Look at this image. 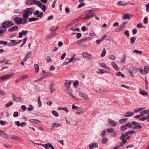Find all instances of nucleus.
<instances>
[{
  "label": "nucleus",
  "mask_w": 149,
  "mask_h": 149,
  "mask_svg": "<svg viewBox=\"0 0 149 149\" xmlns=\"http://www.w3.org/2000/svg\"><path fill=\"white\" fill-rule=\"evenodd\" d=\"M33 10L32 8H28L25 10L23 12L22 16L23 17L26 19L28 18L29 15L33 14Z\"/></svg>",
  "instance_id": "nucleus-1"
},
{
  "label": "nucleus",
  "mask_w": 149,
  "mask_h": 149,
  "mask_svg": "<svg viewBox=\"0 0 149 149\" xmlns=\"http://www.w3.org/2000/svg\"><path fill=\"white\" fill-rule=\"evenodd\" d=\"M131 124L130 122H128L125 124L121 125L120 127V130L122 131H124L127 129V127L129 128L132 127Z\"/></svg>",
  "instance_id": "nucleus-2"
},
{
  "label": "nucleus",
  "mask_w": 149,
  "mask_h": 149,
  "mask_svg": "<svg viewBox=\"0 0 149 149\" xmlns=\"http://www.w3.org/2000/svg\"><path fill=\"white\" fill-rule=\"evenodd\" d=\"M12 98L13 100L16 102H19L22 103L24 102V99L20 97H17L14 94L12 95Z\"/></svg>",
  "instance_id": "nucleus-3"
},
{
  "label": "nucleus",
  "mask_w": 149,
  "mask_h": 149,
  "mask_svg": "<svg viewBox=\"0 0 149 149\" xmlns=\"http://www.w3.org/2000/svg\"><path fill=\"white\" fill-rule=\"evenodd\" d=\"M83 57L85 58H87L89 60H91L93 58L92 55L87 52H84L82 53Z\"/></svg>",
  "instance_id": "nucleus-4"
},
{
  "label": "nucleus",
  "mask_w": 149,
  "mask_h": 149,
  "mask_svg": "<svg viewBox=\"0 0 149 149\" xmlns=\"http://www.w3.org/2000/svg\"><path fill=\"white\" fill-rule=\"evenodd\" d=\"M131 125H134V126L132 127V129L133 130L139 129H141L142 128L141 125H139V123L135 121H132L131 123Z\"/></svg>",
  "instance_id": "nucleus-5"
},
{
  "label": "nucleus",
  "mask_w": 149,
  "mask_h": 149,
  "mask_svg": "<svg viewBox=\"0 0 149 149\" xmlns=\"http://www.w3.org/2000/svg\"><path fill=\"white\" fill-rule=\"evenodd\" d=\"M2 26L0 27V29H2V30H4V33L6 32L7 28L9 27L8 21L2 23Z\"/></svg>",
  "instance_id": "nucleus-6"
},
{
  "label": "nucleus",
  "mask_w": 149,
  "mask_h": 149,
  "mask_svg": "<svg viewBox=\"0 0 149 149\" xmlns=\"http://www.w3.org/2000/svg\"><path fill=\"white\" fill-rule=\"evenodd\" d=\"M129 135L128 133L127 132H125L124 134L122 135L120 137L119 139L120 140H122V142L124 143H125L127 142L126 139L125 138V137Z\"/></svg>",
  "instance_id": "nucleus-7"
},
{
  "label": "nucleus",
  "mask_w": 149,
  "mask_h": 149,
  "mask_svg": "<svg viewBox=\"0 0 149 149\" xmlns=\"http://www.w3.org/2000/svg\"><path fill=\"white\" fill-rule=\"evenodd\" d=\"M40 8H41L43 12H45L46 10V6L45 5L42 4L40 1H38L36 4Z\"/></svg>",
  "instance_id": "nucleus-8"
},
{
  "label": "nucleus",
  "mask_w": 149,
  "mask_h": 149,
  "mask_svg": "<svg viewBox=\"0 0 149 149\" xmlns=\"http://www.w3.org/2000/svg\"><path fill=\"white\" fill-rule=\"evenodd\" d=\"M98 8H94L90 10H87L84 12V13H85V14L88 15L89 14L93 13V12L98 10Z\"/></svg>",
  "instance_id": "nucleus-9"
},
{
  "label": "nucleus",
  "mask_w": 149,
  "mask_h": 149,
  "mask_svg": "<svg viewBox=\"0 0 149 149\" xmlns=\"http://www.w3.org/2000/svg\"><path fill=\"white\" fill-rule=\"evenodd\" d=\"M138 70V69L135 67H131L128 70L129 72L131 74H135Z\"/></svg>",
  "instance_id": "nucleus-10"
},
{
  "label": "nucleus",
  "mask_w": 149,
  "mask_h": 149,
  "mask_svg": "<svg viewBox=\"0 0 149 149\" xmlns=\"http://www.w3.org/2000/svg\"><path fill=\"white\" fill-rule=\"evenodd\" d=\"M79 96L86 100H89V98L87 94L82 92L81 91H79Z\"/></svg>",
  "instance_id": "nucleus-11"
},
{
  "label": "nucleus",
  "mask_w": 149,
  "mask_h": 149,
  "mask_svg": "<svg viewBox=\"0 0 149 149\" xmlns=\"http://www.w3.org/2000/svg\"><path fill=\"white\" fill-rule=\"evenodd\" d=\"M13 20L14 22L17 24H21V21H22V18L18 17H14L13 19Z\"/></svg>",
  "instance_id": "nucleus-12"
},
{
  "label": "nucleus",
  "mask_w": 149,
  "mask_h": 149,
  "mask_svg": "<svg viewBox=\"0 0 149 149\" xmlns=\"http://www.w3.org/2000/svg\"><path fill=\"white\" fill-rule=\"evenodd\" d=\"M38 1L35 0H27L26 4L28 6H30L33 4L36 5Z\"/></svg>",
  "instance_id": "nucleus-13"
},
{
  "label": "nucleus",
  "mask_w": 149,
  "mask_h": 149,
  "mask_svg": "<svg viewBox=\"0 0 149 149\" xmlns=\"http://www.w3.org/2000/svg\"><path fill=\"white\" fill-rule=\"evenodd\" d=\"M127 24V22H125L122 23V24H120L119 26V27L118 28H117L115 30L116 31L118 32L121 31L122 28L125 26L126 24Z\"/></svg>",
  "instance_id": "nucleus-14"
},
{
  "label": "nucleus",
  "mask_w": 149,
  "mask_h": 149,
  "mask_svg": "<svg viewBox=\"0 0 149 149\" xmlns=\"http://www.w3.org/2000/svg\"><path fill=\"white\" fill-rule=\"evenodd\" d=\"M13 75L12 73L10 74L3 75L0 77V79L2 80L7 79L13 77Z\"/></svg>",
  "instance_id": "nucleus-15"
},
{
  "label": "nucleus",
  "mask_w": 149,
  "mask_h": 149,
  "mask_svg": "<svg viewBox=\"0 0 149 149\" xmlns=\"http://www.w3.org/2000/svg\"><path fill=\"white\" fill-rule=\"evenodd\" d=\"M31 56V52H28L26 54L24 58L23 61H26L27 60L30 58Z\"/></svg>",
  "instance_id": "nucleus-16"
},
{
  "label": "nucleus",
  "mask_w": 149,
  "mask_h": 149,
  "mask_svg": "<svg viewBox=\"0 0 149 149\" xmlns=\"http://www.w3.org/2000/svg\"><path fill=\"white\" fill-rule=\"evenodd\" d=\"M0 135L6 139H7L8 137V135L6 134L3 131L0 130Z\"/></svg>",
  "instance_id": "nucleus-17"
},
{
  "label": "nucleus",
  "mask_w": 149,
  "mask_h": 149,
  "mask_svg": "<svg viewBox=\"0 0 149 149\" xmlns=\"http://www.w3.org/2000/svg\"><path fill=\"white\" fill-rule=\"evenodd\" d=\"M108 122L111 125L113 126H115L117 124L116 121L110 118L108 119Z\"/></svg>",
  "instance_id": "nucleus-18"
},
{
  "label": "nucleus",
  "mask_w": 149,
  "mask_h": 149,
  "mask_svg": "<svg viewBox=\"0 0 149 149\" xmlns=\"http://www.w3.org/2000/svg\"><path fill=\"white\" fill-rule=\"evenodd\" d=\"M72 84V81H71L66 80L65 83V86L67 88H69Z\"/></svg>",
  "instance_id": "nucleus-19"
},
{
  "label": "nucleus",
  "mask_w": 149,
  "mask_h": 149,
  "mask_svg": "<svg viewBox=\"0 0 149 149\" xmlns=\"http://www.w3.org/2000/svg\"><path fill=\"white\" fill-rule=\"evenodd\" d=\"M98 147V144L97 143H93L89 145V148L90 149H93L94 148H97Z\"/></svg>",
  "instance_id": "nucleus-20"
},
{
  "label": "nucleus",
  "mask_w": 149,
  "mask_h": 149,
  "mask_svg": "<svg viewBox=\"0 0 149 149\" xmlns=\"http://www.w3.org/2000/svg\"><path fill=\"white\" fill-rule=\"evenodd\" d=\"M18 26H14L12 27L11 28L8 29V32H12L15 31L17 30L18 29Z\"/></svg>",
  "instance_id": "nucleus-21"
},
{
  "label": "nucleus",
  "mask_w": 149,
  "mask_h": 149,
  "mask_svg": "<svg viewBox=\"0 0 149 149\" xmlns=\"http://www.w3.org/2000/svg\"><path fill=\"white\" fill-rule=\"evenodd\" d=\"M98 64L101 67L108 70H110L109 68L107 66L105 63H99Z\"/></svg>",
  "instance_id": "nucleus-22"
},
{
  "label": "nucleus",
  "mask_w": 149,
  "mask_h": 149,
  "mask_svg": "<svg viewBox=\"0 0 149 149\" xmlns=\"http://www.w3.org/2000/svg\"><path fill=\"white\" fill-rule=\"evenodd\" d=\"M54 84L52 82H51L50 85L49 86V89L51 92V93H52L55 90L53 88Z\"/></svg>",
  "instance_id": "nucleus-23"
},
{
  "label": "nucleus",
  "mask_w": 149,
  "mask_h": 149,
  "mask_svg": "<svg viewBox=\"0 0 149 149\" xmlns=\"http://www.w3.org/2000/svg\"><path fill=\"white\" fill-rule=\"evenodd\" d=\"M134 114V113L133 112H127L124 115L125 117H129L132 116Z\"/></svg>",
  "instance_id": "nucleus-24"
},
{
  "label": "nucleus",
  "mask_w": 149,
  "mask_h": 149,
  "mask_svg": "<svg viewBox=\"0 0 149 149\" xmlns=\"http://www.w3.org/2000/svg\"><path fill=\"white\" fill-rule=\"evenodd\" d=\"M128 3H123V1H119L117 3V4L119 6H125L128 5Z\"/></svg>",
  "instance_id": "nucleus-25"
},
{
  "label": "nucleus",
  "mask_w": 149,
  "mask_h": 149,
  "mask_svg": "<svg viewBox=\"0 0 149 149\" xmlns=\"http://www.w3.org/2000/svg\"><path fill=\"white\" fill-rule=\"evenodd\" d=\"M56 35V32H53L52 33L50 34V35L46 36V38L47 39H49L51 37L53 36H54Z\"/></svg>",
  "instance_id": "nucleus-26"
},
{
  "label": "nucleus",
  "mask_w": 149,
  "mask_h": 149,
  "mask_svg": "<svg viewBox=\"0 0 149 149\" xmlns=\"http://www.w3.org/2000/svg\"><path fill=\"white\" fill-rule=\"evenodd\" d=\"M82 109L80 108H78L76 112V113L78 114L81 115L83 113Z\"/></svg>",
  "instance_id": "nucleus-27"
},
{
  "label": "nucleus",
  "mask_w": 149,
  "mask_h": 149,
  "mask_svg": "<svg viewBox=\"0 0 149 149\" xmlns=\"http://www.w3.org/2000/svg\"><path fill=\"white\" fill-rule=\"evenodd\" d=\"M128 119L127 118H125L123 119H120L119 121V122L120 124H123V123L126 122Z\"/></svg>",
  "instance_id": "nucleus-28"
},
{
  "label": "nucleus",
  "mask_w": 149,
  "mask_h": 149,
  "mask_svg": "<svg viewBox=\"0 0 149 149\" xmlns=\"http://www.w3.org/2000/svg\"><path fill=\"white\" fill-rule=\"evenodd\" d=\"M10 136L11 139H13L15 140H18L19 139H20V138H19V137L16 136L11 135Z\"/></svg>",
  "instance_id": "nucleus-29"
},
{
  "label": "nucleus",
  "mask_w": 149,
  "mask_h": 149,
  "mask_svg": "<svg viewBox=\"0 0 149 149\" xmlns=\"http://www.w3.org/2000/svg\"><path fill=\"white\" fill-rule=\"evenodd\" d=\"M122 19H130V17L128 14H126L123 16L122 17Z\"/></svg>",
  "instance_id": "nucleus-30"
},
{
  "label": "nucleus",
  "mask_w": 149,
  "mask_h": 149,
  "mask_svg": "<svg viewBox=\"0 0 149 149\" xmlns=\"http://www.w3.org/2000/svg\"><path fill=\"white\" fill-rule=\"evenodd\" d=\"M34 68L36 70V72L37 73L39 70V65L37 64H35L34 65Z\"/></svg>",
  "instance_id": "nucleus-31"
},
{
  "label": "nucleus",
  "mask_w": 149,
  "mask_h": 149,
  "mask_svg": "<svg viewBox=\"0 0 149 149\" xmlns=\"http://www.w3.org/2000/svg\"><path fill=\"white\" fill-rule=\"evenodd\" d=\"M96 91L98 93H108V91H104V90H101L100 89L98 90L97 91Z\"/></svg>",
  "instance_id": "nucleus-32"
},
{
  "label": "nucleus",
  "mask_w": 149,
  "mask_h": 149,
  "mask_svg": "<svg viewBox=\"0 0 149 149\" xmlns=\"http://www.w3.org/2000/svg\"><path fill=\"white\" fill-rule=\"evenodd\" d=\"M136 38L134 37H133L130 38V43L132 44H133L135 42Z\"/></svg>",
  "instance_id": "nucleus-33"
},
{
  "label": "nucleus",
  "mask_w": 149,
  "mask_h": 149,
  "mask_svg": "<svg viewBox=\"0 0 149 149\" xmlns=\"http://www.w3.org/2000/svg\"><path fill=\"white\" fill-rule=\"evenodd\" d=\"M144 109L145 108H141L139 109H137L134 110V111L135 113L139 112Z\"/></svg>",
  "instance_id": "nucleus-34"
},
{
  "label": "nucleus",
  "mask_w": 149,
  "mask_h": 149,
  "mask_svg": "<svg viewBox=\"0 0 149 149\" xmlns=\"http://www.w3.org/2000/svg\"><path fill=\"white\" fill-rule=\"evenodd\" d=\"M87 15L86 14V16L84 17V19H90L91 18L93 17L94 16V15Z\"/></svg>",
  "instance_id": "nucleus-35"
},
{
  "label": "nucleus",
  "mask_w": 149,
  "mask_h": 149,
  "mask_svg": "<svg viewBox=\"0 0 149 149\" xmlns=\"http://www.w3.org/2000/svg\"><path fill=\"white\" fill-rule=\"evenodd\" d=\"M140 93L141 94L143 95H148V93L144 91H140Z\"/></svg>",
  "instance_id": "nucleus-36"
},
{
  "label": "nucleus",
  "mask_w": 149,
  "mask_h": 149,
  "mask_svg": "<svg viewBox=\"0 0 149 149\" xmlns=\"http://www.w3.org/2000/svg\"><path fill=\"white\" fill-rule=\"evenodd\" d=\"M40 97H38V105H39V106H38V107H40L42 105V103L41 101H40Z\"/></svg>",
  "instance_id": "nucleus-37"
},
{
  "label": "nucleus",
  "mask_w": 149,
  "mask_h": 149,
  "mask_svg": "<svg viewBox=\"0 0 149 149\" xmlns=\"http://www.w3.org/2000/svg\"><path fill=\"white\" fill-rule=\"evenodd\" d=\"M106 72V71L103 69H101L99 70V71L97 72V73L100 74H103Z\"/></svg>",
  "instance_id": "nucleus-38"
},
{
  "label": "nucleus",
  "mask_w": 149,
  "mask_h": 149,
  "mask_svg": "<svg viewBox=\"0 0 149 149\" xmlns=\"http://www.w3.org/2000/svg\"><path fill=\"white\" fill-rule=\"evenodd\" d=\"M38 19V18H34V17H31L29 18L28 19V20L29 22H31L33 21H36Z\"/></svg>",
  "instance_id": "nucleus-39"
},
{
  "label": "nucleus",
  "mask_w": 149,
  "mask_h": 149,
  "mask_svg": "<svg viewBox=\"0 0 149 149\" xmlns=\"http://www.w3.org/2000/svg\"><path fill=\"white\" fill-rule=\"evenodd\" d=\"M27 19L24 18V19L22 18V21H21V24H25L28 21Z\"/></svg>",
  "instance_id": "nucleus-40"
},
{
  "label": "nucleus",
  "mask_w": 149,
  "mask_h": 149,
  "mask_svg": "<svg viewBox=\"0 0 149 149\" xmlns=\"http://www.w3.org/2000/svg\"><path fill=\"white\" fill-rule=\"evenodd\" d=\"M106 131L108 132L111 133L114 132V130L113 128H111L109 129H107Z\"/></svg>",
  "instance_id": "nucleus-41"
},
{
  "label": "nucleus",
  "mask_w": 149,
  "mask_h": 149,
  "mask_svg": "<svg viewBox=\"0 0 149 149\" xmlns=\"http://www.w3.org/2000/svg\"><path fill=\"white\" fill-rule=\"evenodd\" d=\"M58 109L59 110L62 109L63 110H64L66 113H68L69 112V111L67 108H62L61 107H58Z\"/></svg>",
  "instance_id": "nucleus-42"
},
{
  "label": "nucleus",
  "mask_w": 149,
  "mask_h": 149,
  "mask_svg": "<svg viewBox=\"0 0 149 149\" xmlns=\"http://www.w3.org/2000/svg\"><path fill=\"white\" fill-rule=\"evenodd\" d=\"M13 102H9L6 104V107H10L13 104Z\"/></svg>",
  "instance_id": "nucleus-43"
},
{
  "label": "nucleus",
  "mask_w": 149,
  "mask_h": 149,
  "mask_svg": "<svg viewBox=\"0 0 149 149\" xmlns=\"http://www.w3.org/2000/svg\"><path fill=\"white\" fill-rule=\"evenodd\" d=\"M111 64L112 66L115 69H116L117 68L118 66L115 62H112L111 63Z\"/></svg>",
  "instance_id": "nucleus-44"
},
{
  "label": "nucleus",
  "mask_w": 149,
  "mask_h": 149,
  "mask_svg": "<svg viewBox=\"0 0 149 149\" xmlns=\"http://www.w3.org/2000/svg\"><path fill=\"white\" fill-rule=\"evenodd\" d=\"M106 53V51H105V49L104 48L103 49V51L101 53V56L102 57L104 56L105 55Z\"/></svg>",
  "instance_id": "nucleus-45"
},
{
  "label": "nucleus",
  "mask_w": 149,
  "mask_h": 149,
  "mask_svg": "<svg viewBox=\"0 0 149 149\" xmlns=\"http://www.w3.org/2000/svg\"><path fill=\"white\" fill-rule=\"evenodd\" d=\"M46 60V62L47 63H49L52 62V59L49 56L47 57Z\"/></svg>",
  "instance_id": "nucleus-46"
},
{
  "label": "nucleus",
  "mask_w": 149,
  "mask_h": 149,
  "mask_svg": "<svg viewBox=\"0 0 149 149\" xmlns=\"http://www.w3.org/2000/svg\"><path fill=\"white\" fill-rule=\"evenodd\" d=\"M76 55L75 54H74L72 56V57L68 59V60H70V62H72L75 58V57Z\"/></svg>",
  "instance_id": "nucleus-47"
},
{
  "label": "nucleus",
  "mask_w": 149,
  "mask_h": 149,
  "mask_svg": "<svg viewBox=\"0 0 149 149\" xmlns=\"http://www.w3.org/2000/svg\"><path fill=\"white\" fill-rule=\"evenodd\" d=\"M144 69V71H145V73H146L148 72L149 71V66H146L145 67Z\"/></svg>",
  "instance_id": "nucleus-48"
},
{
  "label": "nucleus",
  "mask_w": 149,
  "mask_h": 149,
  "mask_svg": "<svg viewBox=\"0 0 149 149\" xmlns=\"http://www.w3.org/2000/svg\"><path fill=\"white\" fill-rule=\"evenodd\" d=\"M85 5V3H81L80 4H79L77 7L78 8H80L83 6Z\"/></svg>",
  "instance_id": "nucleus-49"
},
{
  "label": "nucleus",
  "mask_w": 149,
  "mask_h": 149,
  "mask_svg": "<svg viewBox=\"0 0 149 149\" xmlns=\"http://www.w3.org/2000/svg\"><path fill=\"white\" fill-rule=\"evenodd\" d=\"M138 70H139V72L143 74H145L146 73H145V71H144V70H143L142 69L140 68H139V69H138Z\"/></svg>",
  "instance_id": "nucleus-50"
},
{
  "label": "nucleus",
  "mask_w": 149,
  "mask_h": 149,
  "mask_svg": "<svg viewBox=\"0 0 149 149\" xmlns=\"http://www.w3.org/2000/svg\"><path fill=\"white\" fill-rule=\"evenodd\" d=\"M133 52L134 53L136 54H142V52L141 51L137 50H135L133 51Z\"/></svg>",
  "instance_id": "nucleus-51"
},
{
  "label": "nucleus",
  "mask_w": 149,
  "mask_h": 149,
  "mask_svg": "<svg viewBox=\"0 0 149 149\" xmlns=\"http://www.w3.org/2000/svg\"><path fill=\"white\" fill-rule=\"evenodd\" d=\"M149 112V110H145L144 111H142V113H143V114H148Z\"/></svg>",
  "instance_id": "nucleus-52"
},
{
  "label": "nucleus",
  "mask_w": 149,
  "mask_h": 149,
  "mask_svg": "<svg viewBox=\"0 0 149 149\" xmlns=\"http://www.w3.org/2000/svg\"><path fill=\"white\" fill-rule=\"evenodd\" d=\"M53 114L56 117L58 116V114L55 111L53 110L52 112Z\"/></svg>",
  "instance_id": "nucleus-53"
},
{
  "label": "nucleus",
  "mask_w": 149,
  "mask_h": 149,
  "mask_svg": "<svg viewBox=\"0 0 149 149\" xmlns=\"http://www.w3.org/2000/svg\"><path fill=\"white\" fill-rule=\"evenodd\" d=\"M7 42L6 41H0V44H3L4 45H7Z\"/></svg>",
  "instance_id": "nucleus-54"
},
{
  "label": "nucleus",
  "mask_w": 149,
  "mask_h": 149,
  "mask_svg": "<svg viewBox=\"0 0 149 149\" xmlns=\"http://www.w3.org/2000/svg\"><path fill=\"white\" fill-rule=\"evenodd\" d=\"M42 146L45 147L46 149H49V147L48 146V145H47V143L46 144H43V145H42Z\"/></svg>",
  "instance_id": "nucleus-55"
},
{
  "label": "nucleus",
  "mask_w": 149,
  "mask_h": 149,
  "mask_svg": "<svg viewBox=\"0 0 149 149\" xmlns=\"http://www.w3.org/2000/svg\"><path fill=\"white\" fill-rule=\"evenodd\" d=\"M4 31L2 30V29H0V37L3 35L4 33Z\"/></svg>",
  "instance_id": "nucleus-56"
},
{
  "label": "nucleus",
  "mask_w": 149,
  "mask_h": 149,
  "mask_svg": "<svg viewBox=\"0 0 149 149\" xmlns=\"http://www.w3.org/2000/svg\"><path fill=\"white\" fill-rule=\"evenodd\" d=\"M143 22L145 24H146L148 23V19L146 17H145L143 19Z\"/></svg>",
  "instance_id": "nucleus-57"
},
{
  "label": "nucleus",
  "mask_w": 149,
  "mask_h": 149,
  "mask_svg": "<svg viewBox=\"0 0 149 149\" xmlns=\"http://www.w3.org/2000/svg\"><path fill=\"white\" fill-rule=\"evenodd\" d=\"M0 95H6L5 93L0 89Z\"/></svg>",
  "instance_id": "nucleus-58"
},
{
  "label": "nucleus",
  "mask_w": 149,
  "mask_h": 149,
  "mask_svg": "<svg viewBox=\"0 0 149 149\" xmlns=\"http://www.w3.org/2000/svg\"><path fill=\"white\" fill-rule=\"evenodd\" d=\"M106 131L105 130H104L102 132H101V136L102 137H104V136L106 134Z\"/></svg>",
  "instance_id": "nucleus-59"
},
{
  "label": "nucleus",
  "mask_w": 149,
  "mask_h": 149,
  "mask_svg": "<svg viewBox=\"0 0 149 149\" xmlns=\"http://www.w3.org/2000/svg\"><path fill=\"white\" fill-rule=\"evenodd\" d=\"M10 41L13 44L12 45V46H15V45H16V42H16L15 40H10Z\"/></svg>",
  "instance_id": "nucleus-60"
},
{
  "label": "nucleus",
  "mask_w": 149,
  "mask_h": 149,
  "mask_svg": "<svg viewBox=\"0 0 149 149\" xmlns=\"http://www.w3.org/2000/svg\"><path fill=\"white\" fill-rule=\"evenodd\" d=\"M47 143V145H48V147H49V148H50L51 149H54V147L52 146V144H50L49 143Z\"/></svg>",
  "instance_id": "nucleus-61"
},
{
  "label": "nucleus",
  "mask_w": 149,
  "mask_h": 149,
  "mask_svg": "<svg viewBox=\"0 0 149 149\" xmlns=\"http://www.w3.org/2000/svg\"><path fill=\"white\" fill-rule=\"evenodd\" d=\"M78 108L77 106H75L74 104L72 105V108L73 109L77 110Z\"/></svg>",
  "instance_id": "nucleus-62"
},
{
  "label": "nucleus",
  "mask_w": 149,
  "mask_h": 149,
  "mask_svg": "<svg viewBox=\"0 0 149 149\" xmlns=\"http://www.w3.org/2000/svg\"><path fill=\"white\" fill-rule=\"evenodd\" d=\"M146 10L147 12L149 11V3L147 4L146 5Z\"/></svg>",
  "instance_id": "nucleus-63"
},
{
  "label": "nucleus",
  "mask_w": 149,
  "mask_h": 149,
  "mask_svg": "<svg viewBox=\"0 0 149 149\" xmlns=\"http://www.w3.org/2000/svg\"><path fill=\"white\" fill-rule=\"evenodd\" d=\"M109 58L111 60H113L115 58V56L113 55H109Z\"/></svg>",
  "instance_id": "nucleus-64"
}]
</instances>
